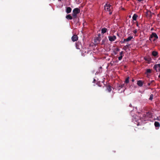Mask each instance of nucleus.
<instances>
[{"mask_svg":"<svg viewBox=\"0 0 160 160\" xmlns=\"http://www.w3.org/2000/svg\"><path fill=\"white\" fill-rule=\"evenodd\" d=\"M108 2H107L104 6L105 10L107 11H109V14L111 15L112 14V6L109 4H108Z\"/></svg>","mask_w":160,"mask_h":160,"instance_id":"nucleus-1","label":"nucleus"},{"mask_svg":"<svg viewBox=\"0 0 160 160\" xmlns=\"http://www.w3.org/2000/svg\"><path fill=\"white\" fill-rule=\"evenodd\" d=\"M80 12V9L78 8H75L72 11V16L73 18H76L77 17V14Z\"/></svg>","mask_w":160,"mask_h":160,"instance_id":"nucleus-2","label":"nucleus"},{"mask_svg":"<svg viewBox=\"0 0 160 160\" xmlns=\"http://www.w3.org/2000/svg\"><path fill=\"white\" fill-rule=\"evenodd\" d=\"M158 38V37L157 34L155 33L152 32L149 38V40L151 42L152 39V41L155 42Z\"/></svg>","mask_w":160,"mask_h":160,"instance_id":"nucleus-3","label":"nucleus"},{"mask_svg":"<svg viewBox=\"0 0 160 160\" xmlns=\"http://www.w3.org/2000/svg\"><path fill=\"white\" fill-rule=\"evenodd\" d=\"M153 69L155 70L156 72H160V63L155 64L153 67Z\"/></svg>","mask_w":160,"mask_h":160,"instance_id":"nucleus-4","label":"nucleus"},{"mask_svg":"<svg viewBox=\"0 0 160 160\" xmlns=\"http://www.w3.org/2000/svg\"><path fill=\"white\" fill-rule=\"evenodd\" d=\"M108 38L109 41L111 42L114 41L116 39V37L115 35L109 36H108Z\"/></svg>","mask_w":160,"mask_h":160,"instance_id":"nucleus-5","label":"nucleus"},{"mask_svg":"<svg viewBox=\"0 0 160 160\" xmlns=\"http://www.w3.org/2000/svg\"><path fill=\"white\" fill-rule=\"evenodd\" d=\"M78 39V37L77 35H75L72 37V40L73 42L77 41Z\"/></svg>","mask_w":160,"mask_h":160,"instance_id":"nucleus-6","label":"nucleus"},{"mask_svg":"<svg viewBox=\"0 0 160 160\" xmlns=\"http://www.w3.org/2000/svg\"><path fill=\"white\" fill-rule=\"evenodd\" d=\"M76 47L77 49H80L82 47V45L81 43L77 42L76 43Z\"/></svg>","mask_w":160,"mask_h":160,"instance_id":"nucleus-7","label":"nucleus"},{"mask_svg":"<svg viewBox=\"0 0 160 160\" xmlns=\"http://www.w3.org/2000/svg\"><path fill=\"white\" fill-rule=\"evenodd\" d=\"M133 38V37L132 36H130L127 39H124L123 40V41L122 42V43L124 42H128L130 41L132 38Z\"/></svg>","mask_w":160,"mask_h":160,"instance_id":"nucleus-8","label":"nucleus"},{"mask_svg":"<svg viewBox=\"0 0 160 160\" xmlns=\"http://www.w3.org/2000/svg\"><path fill=\"white\" fill-rule=\"evenodd\" d=\"M137 85L139 87H141L143 84V82L142 80H138L137 81Z\"/></svg>","mask_w":160,"mask_h":160,"instance_id":"nucleus-9","label":"nucleus"},{"mask_svg":"<svg viewBox=\"0 0 160 160\" xmlns=\"http://www.w3.org/2000/svg\"><path fill=\"white\" fill-rule=\"evenodd\" d=\"M72 10L71 8L70 7H66V11L67 13L71 12Z\"/></svg>","mask_w":160,"mask_h":160,"instance_id":"nucleus-10","label":"nucleus"},{"mask_svg":"<svg viewBox=\"0 0 160 160\" xmlns=\"http://www.w3.org/2000/svg\"><path fill=\"white\" fill-rule=\"evenodd\" d=\"M106 89L109 92H110L112 90V87L109 85H107L106 86Z\"/></svg>","mask_w":160,"mask_h":160,"instance_id":"nucleus-11","label":"nucleus"},{"mask_svg":"<svg viewBox=\"0 0 160 160\" xmlns=\"http://www.w3.org/2000/svg\"><path fill=\"white\" fill-rule=\"evenodd\" d=\"M154 80L151 81L150 82H149L148 83V86H149L150 85L153 86L154 85Z\"/></svg>","mask_w":160,"mask_h":160,"instance_id":"nucleus-12","label":"nucleus"},{"mask_svg":"<svg viewBox=\"0 0 160 160\" xmlns=\"http://www.w3.org/2000/svg\"><path fill=\"white\" fill-rule=\"evenodd\" d=\"M154 125L156 127L159 128L160 126V123L158 122H154Z\"/></svg>","mask_w":160,"mask_h":160,"instance_id":"nucleus-13","label":"nucleus"},{"mask_svg":"<svg viewBox=\"0 0 160 160\" xmlns=\"http://www.w3.org/2000/svg\"><path fill=\"white\" fill-rule=\"evenodd\" d=\"M147 117L149 118H151L152 117V113L151 112H147Z\"/></svg>","mask_w":160,"mask_h":160,"instance_id":"nucleus-14","label":"nucleus"},{"mask_svg":"<svg viewBox=\"0 0 160 160\" xmlns=\"http://www.w3.org/2000/svg\"><path fill=\"white\" fill-rule=\"evenodd\" d=\"M138 17V15L136 14H134L132 18L133 20L136 21Z\"/></svg>","mask_w":160,"mask_h":160,"instance_id":"nucleus-15","label":"nucleus"},{"mask_svg":"<svg viewBox=\"0 0 160 160\" xmlns=\"http://www.w3.org/2000/svg\"><path fill=\"white\" fill-rule=\"evenodd\" d=\"M66 18L67 19L69 20H71L72 19V17L71 16L70 14H68L67 15L66 17Z\"/></svg>","mask_w":160,"mask_h":160,"instance_id":"nucleus-16","label":"nucleus"},{"mask_svg":"<svg viewBox=\"0 0 160 160\" xmlns=\"http://www.w3.org/2000/svg\"><path fill=\"white\" fill-rule=\"evenodd\" d=\"M152 55L154 57H156L158 55V52H157L153 51L152 52Z\"/></svg>","mask_w":160,"mask_h":160,"instance_id":"nucleus-17","label":"nucleus"},{"mask_svg":"<svg viewBox=\"0 0 160 160\" xmlns=\"http://www.w3.org/2000/svg\"><path fill=\"white\" fill-rule=\"evenodd\" d=\"M107 29L105 28H103L102 29V33L103 34L106 33L107 31Z\"/></svg>","mask_w":160,"mask_h":160,"instance_id":"nucleus-18","label":"nucleus"},{"mask_svg":"<svg viewBox=\"0 0 160 160\" xmlns=\"http://www.w3.org/2000/svg\"><path fill=\"white\" fill-rule=\"evenodd\" d=\"M124 84H122L118 85V90H119L121 88L124 87Z\"/></svg>","mask_w":160,"mask_h":160,"instance_id":"nucleus-19","label":"nucleus"},{"mask_svg":"<svg viewBox=\"0 0 160 160\" xmlns=\"http://www.w3.org/2000/svg\"><path fill=\"white\" fill-rule=\"evenodd\" d=\"M129 77H128L125 79V83L126 84L128 83L129 82Z\"/></svg>","mask_w":160,"mask_h":160,"instance_id":"nucleus-20","label":"nucleus"},{"mask_svg":"<svg viewBox=\"0 0 160 160\" xmlns=\"http://www.w3.org/2000/svg\"><path fill=\"white\" fill-rule=\"evenodd\" d=\"M144 59L146 61H147L148 62L150 61L151 60V58H148L147 57H144Z\"/></svg>","mask_w":160,"mask_h":160,"instance_id":"nucleus-21","label":"nucleus"},{"mask_svg":"<svg viewBox=\"0 0 160 160\" xmlns=\"http://www.w3.org/2000/svg\"><path fill=\"white\" fill-rule=\"evenodd\" d=\"M96 41L95 42H96V41H98V42H99L101 40L100 37L99 36V37H97L96 39Z\"/></svg>","mask_w":160,"mask_h":160,"instance_id":"nucleus-22","label":"nucleus"},{"mask_svg":"<svg viewBox=\"0 0 160 160\" xmlns=\"http://www.w3.org/2000/svg\"><path fill=\"white\" fill-rule=\"evenodd\" d=\"M136 123H135L137 124V126L141 125V123L138 120V121H136Z\"/></svg>","mask_w":160,"mask_h":160,"instance_id":"nucleus-23","label":"nucleus"},{"mask_svg":"<svg viewBox=\"0 0 160 160\" xmlns=\"http://www.w3.org/2000/svg\"><path fill=\"white\" fill-rule=\"evenodd\" d=\"M148 118L147 115V113L145 114H144L143 115V119H146Z\"/></svg>","mask_w":160,"mask_h":160,"instance_id":"nucleus-24","label":"nucleus"},{"mask_svg":"<svg viewBox=\"0 0 160 160\" xmlns=\"http://www.w3.org/2000/svg\"><path fill=\"white\" fill-rule=\"evenodd\" d=\"M153 95L152 94L150 95L149 99L151 100H152L153 99Z\"/></svg>","mask_w":160,"mask_h":160,"instance_id":"nucleus-25","label":"nucleus"},{"mask_svg":"<svg viewBox=\"0 0 160 160\" xmlns=\"http://www.w3.org/2000/svg\"><path fill=\"white\" fill-rule=\"evenodd\" d=\"M151 72V71L150 69H147V73H150Z\"/></svg>","mask_w":160,"mask_h":160,"instance_id":"nucleus-26","label":"nucleus"},{"mask_svg":"<svg viewBox=\"0 0 160 160\" xmlns=\"http://www.w3.org/2000/svg\"><path fill=\"white\" fill-rule=\"evenodd\" d=\"M122 56H120L118 58V60H121L122 59Z\"/></svg>","mask_w":160,"mask_h":160,"instance_id":"nucleus-27","label":"nucleus"},{"mask_svg":"<svg viewBox=\"0 0 160 160\" xmlns=\"http://www.w3.org/2000/svg\"><path fill=\"white\" fill-rule=\"evenodd\" d=\"M137 30L136 29L135 30H134L133 31V32L134 33V34H136L137 33Z\"/></svg>","mask_w":160,"mask_h":160,"instance_id":"nucleus-28","label":"nucleus"},{"mask_svg":"<svg viewBox=\"0 0 160 160\" xmlns=\"http://www.w3.org/2000/svg\"><path fill=\"white\" fill-rule=\"evenodd\" d=\"M156 120L160 121V117H157L156 119H155Z\"/></svg>","mask_w":160,"mask_h":160,"instance_id":"nucleus-29","label":"nucleus"},{"mask_svg":"<svg viewBox=\"0 0 160 160\" xmlns=\"http://www.w3.org/2000/svg\"><path fill=\"white\" fill-rule=\"evenodd\" d=\"M123 53V52L122 51L120 53V56H122V54Z\"/></svg>","mask_w":160,"mask_h":160,"instance_id":"nucleus-30","label":"nucleus"},{"mask_svg":"<svg viewBox=\"0 0 160 160\" xmlns=\"http://www.w3.org/2000/svg\"><path fill=\"white\" fill-rule=\"evenodd\" d=\"M123 49L125 50H127V48L126 47V46H124L123 48Z\"/></svg>","mask_w":160,"mask_h":160,"instance_id":"nucleus-31","label":"nucleus"},{"mask_svg":"<svg viewBox=\"0 0 160 160\" xmlns=\"http://www.w3.org/2000/svg\"><path fill=\"white\" fill-rule=\"evenodd\" d=\"M104 40H102V45L104 43Z\"/></svg>","mask_w":160,"mask_h":160,"instance_id":"nucleus-32","label":"nucleus"},{"mask_svg":"<svg viewBox=\"0 0 160 160\" xmlns=\"http://www.w3.org/2000/svg\"><path fill=\"white\" fill-rule=\"evenodd\" d=\"M136 25L137 27H139V24H138V22H137Z\"/></svg>","mask_w":160,"mask_h":160,"instance_id":"nucleus-33","label":"nucleus"},{"mask_svg":"<svg viewBox=\"0 0 160 160\" xmlns=\"http://www.w3.org/2000/svg\"><path fill=\"white\" fill-rule=\"evenodd\" d=\"M129 106H130V107H132V104H130V105H129Z\"/></svg>","mask_w":160,"mask_h":160,"instance_id":"nucleus-34","label":"nucleus"},{"mask_svg":"<svg viewBox=\"0 0 160 160\" xmlns=\"http://www.w3.org/2000/svg\"><path fill=\"white\" fill-rule=\"evenodd\" d=\"M129 46V45H126L125 46H126V48L128 47Z\"/></svg>","mask_w":160,"mask_h":160,"instance_id":"nucleus-35","label":"nucleus"},{"mask_svg":"<svg viewBox=\"0 0 160 160\" xmlns=\"http://www.w3.org/2000/svg\"><path fill=\"white\" fill-rule=\"evenodd\" d=\"M119 48H117V51H119Z\"/></svg>","mask_w":160,"mask_h":160,"instance_id":"nucleus-36","label":"nucleus"},{"mask_svg":"<svg viewBox=\"0 0 160 160\" xmlns=\"http://www.w3.org/2000/svg\"><path fill=\"white\" fill-rule=\"evenodd\" d=\"M132 82H134V80L133 79H132Z\"/></svg>","mask_w":160,"mask_h":160,"instance_id":"nucleus-37","label":"nucleus"},{"mask_svg":"<svg viewBox=\"0 0 160 160\" xmlns=\"http://www.w3.org/2000/svg\"><path fill=\"white\" fill-rule=\"evenodd\" d=\"M114 54H115L116 55L117 54V53L116 52H114Z\"/></svg>","mask_w":160,"mask_h":160,"instance_id":"nucleus-38","label":"nucleus"},{"mask_svg":"<svg viewBox=\"0 0 160 160\" xmlns=\"http://www.w3.org/2000/svg\"><path fill=\"white\" fill-rule=\"evenodd\" d=\"M96 81V80L95 79H94V80H93V82H95Z\"/></svg>","mask_w":160,"mask_h":160,"instance_id":"nucleus-39","label":"nucleus"},{"mask_svg":"<svg viewBox=\"0 0 160 160\" xmlns=\"http://www.w3.org/2000/svg\"><path fill=\"white\" fill-rule=\"evenodd\" d=\"M158 77L160 78V74H159V75L158 76Z\"/></svg>","mask_w":160,"mask_h":160,"instance_id":"nucleus-40","label":"nucleus"},{"mask_svg":"<svg viewBox=\"0 0 160 160\" xmlns=\"http://www.w3.org/2000/svg\"><path fill=\"white\" fill-rule=\"evenodd\" d=\"M150 13H151V12L150 11H149Z\"/></svg>","mask_w":160,"mask_h":160,"instance_id":"nucleus-41","label":"nucleus"},{"mask_svg":"<svg viewBox=\"0 0 160 160\" xmlns=\"http://www.w3.org/2000/svg\"><path fill=\"white\" fill-rule=\"evenodd\" d=\"M59 0L60 1H61V0Z\"/></svg>","mask_w":160,"mask_h":160,"instance_id":"nucleus-42","label":"nucleus"}]
</instances>
